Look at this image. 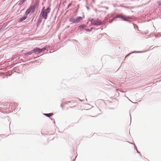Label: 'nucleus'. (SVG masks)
<instances>
[{
	"label": "nucleus",
	"mask_w": 161,
	"mask_h": 161,
	"mask_svg": "<svg viewBox=\"0 0 161 161\" xmlns=\"http://www.w3.org/2000/svg\"><path fill=\"white\" fill-rule=\"evenodd\" d=\"M71 102H72V101H69L68 102V103H69Z\"/></svg>",
	"instance_id": "b1692460"
},
{
	"label": "nucleus",
	"mask_w": 161,
	"mask_h": 161,
	"mask_svg": "<svg viewBox=\"0 0 161 161\" xmlns=\"http://www.w3.org/2000/svg\"><path fill=\"white\" fill-rule=\"evenodd\" d=\"M82 17L80 16L77 17L76 18V23L79 22L80 20L82 19Z\"/></svg>",
	"instance_id": "1a4fd4ad"
},
{
	"label": "nucleus",
	"mask_w": 161,
	"mask_h": 161,
	"mask_svg": "<svg viewBox=\"0 0 161 161\" xmlns=\"http://www.w3.org/2000/svg\"><path fill=\"white\" fill-rule=\"evenodd\" d=\"M93 20H94L93 19L90 18L88 19V22H91L92 21H93Z\"/></svg>",
	"instance_id": "dca6fc26"
},
{
	"label": "nucleus",
	"mask_w": 161,
	"mask_h": 161,
	"mask_svg": "<svg viewBox=\"0 0 161 161\" xmlns=\"http://www.w3.org/2000/svg\"><path fill=\"white\" fill-rule=\"evenodd\" d=\"M94 22H95L96 24L97 25H96L97 26L100 25L102 24V22L99 19H94Z\"/></svg>",
	"instance_id": "39448f33"
},
{
	"label": "nucleus",
	"mask_w": 161,
	"mask_h": 161,
	"mask_svg": "<svg viewBox=\"0 0 161 161\" xmlns=\"http://www.w3.org/2000/svg\"><path fill=\"white\" fill-rule=\"evenodd\" d=\"M114 20V19H113L112 20V21H111L110 23H111V22H112L113 20Z\"/></svg>",
	"instance_id": "393cba45"
},
{
	"label": "nucleus",
	"mask_w": 161,
	"mask_h": 161,
	"mask_svg": "<svg viewBox=\"0 0 161 161\" xmlns=\"http://www.w3.org/2000/svg\"><path fill=\"white\" fill-rule=\"evenodd\" d=\"M37 2H35L34 3V4L32 6H31L30 7L32 9V11H31V13H33L34 12L35 10V8H36L37 7Z\"/></svg>",
	"instance_id": "20e7f679"
},
{
	"label": "nucleus",
	"mask_w": 161,
	"mask_h": 161,
	"mask_svg": "<svg viewBox=\"0 0 161 161\" xmlns=\"http://www.w3.org/2000/svg\"><path fill=\"white\" fill-rule=\"evenodd\" d=\"M61 107H62V108H63V105H62V104H61Z\"/></svg>",
	"instance_id": "5701e85b"
},
{
	"label": "nucleus",
	"mask_w": 161,
	"mask_h": 161,
	"mask_svg": "<svg viewBox=\"0 0 161 161\" xmlns=\"http://www.w3.org/2000/svg\"><path fill=\"white\" fill-rule=\"evenodd\" d=\"M86 31L87 32H90V30L89 29H86Z\"/></svg>",
	"instance_id": "6ab92c4d"
},
{
	"label": "nucleus",
	"mask_w": 161,
	"mask_h": 161,
	"mask_svg": "<svg viewBox=\"0 0 161 161\" xmlns=\"http://www.w3.org/2000/svg\"><path fill=\"white\" fill-rule=\"evenodd\" d=\"M159 6H160L161 5V1H159L158 2Z\"/></svg>",
	"instance_id": "a211bd4d"
},
{
	"label": "nucleus",
	"mask_w": 161,
	"mask_h": 161,
	"mask_svg": "<svg viewBox=\"0 0 161 161\" xmlns=\"http://www.w3.org/2000/svg\"><path fill=\"white\" fill-rule=\"evenodd\" d=\"M120 18L122 19L124 21L130 22L129 20H127V19H131L132 18L130 17L127 16L125 17L121 14H117L116 16L113 18V19H115L116 18Z\"/></svg>",
	"instance_id": "f03ea898"
},
{
	"label": "nucleus",
	"mask_w": 161,
	"mask_h": 161,
	"mask_svg": "<svg viewBox=\"0 0 161 161\" xmlns=\"http://www.w3.org/2000/svg\"><path fill=\"white\" fill-rule=\"evenodd\" d=\"M40 48L38 47H36L32 50L33 53H34L36 54L40 53Z\"/></svg>",
	"instance_id": "7ed1b4c3"
},
{
	"label": "nucleus",
	"mask_w": 161,
	"mask_h": 161,
	"mask_svg": "<svg viewBox=\"0 0 161 161\" xmlns=\"http://www.w3.org/2000/svg\"><path fill=\"white\" fill-rule=\"evenodd\" d=\"M69 21L73 23H76V18H71L69 19Z\"/></svg>",
	"instance_id": "6e6552de"
},
{
	"label": "nucleus",
	"mask_w": 161,
	"mask_h": 161,
	"mask_svg": "<svg viewBox=\"0 0 161 161\" xmlns=\"http://www.w3.org/2000/svg\"><path fill=\"white\" fill-rule=\"evenodd\" d=\"M27 18V15H24V16L22 17V18H21L19 19V20H20L19 22H21L22 21H23L25 19Z\"/></svg>",
	"instance_id": "9b49d317"
},
{
	"label": "nucleus",
	"mask_w": 161,
	"mask_h": 161,
	"mask_svg": "<svg viewBox=\"0 0 161 161\" xmlns=\"http://www.w3.org/2000/svg\"><path fill=\"white\" fill-rule=\"evenodd\" d=\"M44 115H46L47 117H50L53 115V114L52 113H49V114H43Z\"/></svg>",
	"instance_id": "ddd939ff"
},
{
	"label": "nucleus",
	"mask_w": 161,
	"mask_h": 161,
	"mask_svg": "<svg viewBox=\"0 0 161 161\" xmlns=\"http://www.w3.org/2000/svg\"><path fill=\"white\" fill-rule=\"evenodd\" d=\"M71 5V4H69L67 6V8H69V6Z\"/></svg>",
	"instance_id": "aec40b11"
},
{
	"label": "nucleus",
	"mask_w": 161,
	"mask_h": 161,
	"mask_svg": "<svg viewBox=\"0 0 161 161\" xmlns=\"http://www.w3.org/2000/svg\"><path fill=\"white\" fill-rule=\"evenodd\" d=\"M49 49V47L47 46H46L43 47V48L40 49V53L46 50H48Z\"/></svg>",
	"instance_id": "423d86ee"
},
{
	"label": "nucleus",
	"mask_w": 161,
	"mask_h": 161,
	"mask_svg": "<svg viewBox=\"0 0 161 161\" xmlns=\"http://www.w3.org/2000/svg\"><path fill=\"white\" fill-rule=\"evenodd\" d=\"M130 120H131V117L130 116Z\"/></svg>",
	"instance_id": "a878e982"
},
{
	"label": "nucleus",
	"mask_w": 161,
	"mask_h": 161,
	"mask_svg": "<svg viewBox=\"0 0 161 161\" xmlns=\"http://www.w3.org/2000/svg\"><path fill=\"white\" fill-rule=\"evenodd\" d=\"M105 8H106L107 9H108V7H105Z\"/></svg>",
	"instance_id": "4be33fe9"
},
{
	"label": "nucleus",
	"mask_w": 161,
	"mask_h": 161,
	"mask_svg": "<svg viewBox=\"0 0 161 161\" xmlns=\"http://www.w3.org/2000/svg\"><path fill=\"white\" fill-rule=\"evenodd\" d=\"M33 53V52L32 51V50L31 51H30V52H29L27 53H26L25 55H27L28 56L29 55H31V54H32Z\"/></svg>",
	"instance_id": "f8f14e48"
},
{
	"label": "nucleus",
	"mask_w": 161,
	"mask_h": 161,
	"mask_svg": "<svg viewBox=\"0 0 161 161\" xmlns=\"http://www.w3.org/2000/svg\"><path fill=\"white\" fill-rule=\"evenodd\" d=\"M143 52H141V51H134L133 52H132L131 53H130L129 54H127L126 56L125 57V58H126L127 57L129 56L132 53H143Z\"/></svg>",
	"instance_id": "9d476101"
},
{
	"label": "nucleus",
	"mask_w": 161,
	"mask_h": 161,
	"mask_svg": "<svg viewBox=\"0 0 161 161\" xmlns=\"http://www.w3.org/2000/svg\"><path fill=\"white\" fill-rule=\"evenodd\" d=\"M79 27H81L83 29H84V28L86 27V26L85 25H81L79 26Z\"/></svg>",
	"instance_id": "2eb2a0df"
},
{
	"label": "nucleus",
	"mask_w": 161,
	"mask_h": 161,
	"mask_svg": "<svg viewBox=\"0 0 161 161\" xmlns=\"http://www.w3.org/2000/svg\"><path fill=\"white\" fill-rule=\"evenodd\" d=\"M136 151H137V152L138 153H139V154H140V155L141 156V155L140 154V153L136 149Z\"/></svg>",
	"instance_id": "412c9836"
},
{
	"label": "nucleus",
	"mask_w": 161,
	"mask_h": 161,
	"mask_svg": "<svg viewBox=\"0 0 161 161\" xmlns=\"http://www.w3.org/2000/svg\"><path fill=\"white\" fill-rule=\"evenodd\" d=\"M32 11V9L30 7L29 8V9L27 10L25 12V14L26 15L28 14L30 12L31 13V11Z\"/></svg>",
	"instance_id": "0eeeda50"
},
{
	"label": "nucleus",
	"mask_w": 161,
	"mask_h": 161,
	"mask_svg": "<svg viewBox=\"0 0 161 161\" xmlns=\"http://www.w3.org/2000/svg\"><path fill=\"white\" fill-rule=\"evenodd\" d=\"M18 109V108H17L16 109V110H17Z\"/></svg>",
	"instance_id": "bb28decb"
},
{
	"label": "nucleus",
	"mask_w": 161,
	"mask_h": 161,
	"mask_svg": "<svg viewBox=\"0 0 161 161\" xmlns=\"http://www.w3.org/2000/svg\"><path fill=\"white\" fill-rule=\"evenodd\" d=\"M161 36L160 34H158L156 35L155 36L156 37H159Z\"/></svg>",
	"instance_id": "f3484780"
},
{
	"label": "nucleus",
	"mask_w": 161,
	"mask_h": 161,
	"mask_svg": "<svg viewBox=\"0 0 161 161\" xmlns=\"http://www.w3.org/2000/svg\"><path fill=\"white\" fill-rule=\"evenodd\" d=\"M91 25L93 26V25H97L95 23V22H94V21L93 20V22H91Z\"/></svg>",
	"instance_id": "4468645a"
},
{
	"label": "nucleus",
	"mask_w": 161,
	"mask_h": 161,
	"mask_svg": "<svg viewBox=\"0 0 161 161\" xmlns=\"http://www.w3.org/2000/svg\"><path fill=\"white\" fill-rule=\"evenodd\" d=\"M44 7H43L42 10L40 14L45 19H46L47 17V14L49 13L51 11V8L50 7H48L47 9H44Z\"/></svg>",
	"instance_id": "f257e3e1"
}]
</instances>
